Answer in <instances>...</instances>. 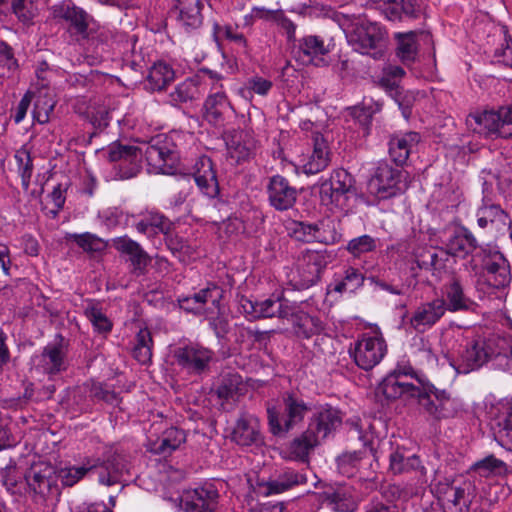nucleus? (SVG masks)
<instances>
[{
    "label": "nucleus",
    "mask_w": 512,
    "mask_h": 512,
    "mask_svg": "<svg viewBox=\"0 0 512 512\" xmlns=\"http://www.w3.org/2000/svg\"><path fill=\"white\" fill-rule=\"evenodd\" d=\"M312 404L295 391H286L280 397V409L267 407L268 425L275 436H283L298 428L311 412Z\"/></svg>",
    "instance_id": "obj_1"
},
{
    "label": "nucleus",
    "mask_w": 512,
    "mask_h": 512,
    "mask_svg": "<svg viewBox=\"0 0 512 512\" xmlns=\"http://www.w3.org/2000/svg\"><path fill=\"white\" fill-rule=\"evenodd\" d=\"M142 148L143 155L152 172L174 174L179 162V153L171 136L157 135Z\"/></svg>",
    "instance_id": "obj_2"
},
{
    "label": "nucleus",
    "mask_w": 512,
    "mask_h": 512,
    "mask_svg": "<svg viewBox=\"0 0 512 512\" xmlns=\"http://www.w3.org/2000/svg\"><path fill=\"white\" fill-rule=\"evenodd\" d=\"M492 357H496L497 359L505 358L506 366L509 368L512 364V348H510L508 353H502L501 351H496L495 340H473L469 342L461 352L456 371L458 373L467 374L482 367Z\"/></svg>",
    "instance_id": "obj_3"
},
{
    "label": "nucleus",
    "mask_w": 512,
    "mask_h": 512,
    "mask_svg": "<svg viewBox=\"0 0 512 512\" xmlns=\"http://www.w3.org/2000/svg\"><path fill=\"white\" fill-rule=\"evenodd\" d=\"M332 259V254L326 249L302 251L291 279L294 286L298 289H306L316 284Z\"/></svg>",
    "instance_id": "obj_4"
},
{
    "label": "nucleus",
    "mask_w": 512,
    "mask_h": 512,
    "mask_svg": "<svg viewBox=\"0 0 512 512\" xmlns=\"http://www.w3.org/2000/svg\"><path fill=\"white\" fill-rule=\"evenodd\" d=\"M355 180L345 169H335L330 177L320 183V200L330 209H344L355 193Z\"/></svg>",
    "instance_id": "obj_5"
},
{
    "label": "nucleus",
    "mask_w": 512,
    "mask_h": 512,
    "mask_svg": "<svg viewBox=\"0 0 512 512\" xmlns=\"http://www.w3.org/2000/svg\"><path fill=\"white\" fill-rule=\"evenodd\" d=\"M93 465L98 475V482L107 487L116 484L124 487L131 476V463L128 456L118 450H107L102 460L99 459L98 463Z\"/></svg>",
    "instance_id": "obj_6"
},
{
    "label": "nucleus",
    "mask_w": 512,
    "mask_h": 512,
    "mask_svg": "<svg viewBox=\"0 0 512 512\" xmlns=\"http://www.w3.org/2000/svg\"><path fill=\"white\" fill-rule=\"evenodd\" d=\"M418 403L429 418L437 421L456 417L463 407L458 398L451 397L446 391L436 388L428 392L421 391Z\"/></svg>",
    "instance_id": "obj_7"
},
{
    "label": "nucleus",
    "mask_w": 512,
    "mask_h": 512,
    "mask_svg": "<svg viewBox=\"0 0 512 512\" xmlns=\"http://www.w3.org/2000/svg\"><path fill=\"white\" fill-rule=\"evenodd\" d=\"M511 269L507 258L499 251H489L483 258L482 272L476 284L478 286L504 289L511 283Z\"/></svg>",
    "instance_id": "obj_8"
},
{
    "label": "nucleus",
    "mask_w": 512,
    "mask_h": 512,
    "mask_svg": "<svg viewBox=\"0 0 512 512\" xmlns=\"http://www.w3.org/2000/svg\"><path fill=\"white\" fill-rule=\"evenodd\" d=\"M179 367L191 375H200L209 369L214 352L198 343H189L174 350Z\"/></svg>",
    "instance_id": "obj_9"
},
{
    "label": "nucleus",
    "mask_w": 512,
    "mask_h": 512,
    "mask_svg": "<svg viewBox=\"0 0 512 512\" xmlns=\"http://www.w3.org/2000/svg\"><path fill=\"white\" fill-rule=\"evenodd\" d=\"M386 353V343L381 336L363 334L350 349L356 365L370 370L380 363Z\"/></svg>",
    "instance_id": "obj_10"
},
{
    "label": "nucleus",
    "mask_w": 512,
    "mask_h": 512,
    "mask_svg": "<svg viewBox=\"0 0 512 512\" xmlns=\"http://www.w3.org/2000/svg\"><path fill=\"white\" fill-rule=\"evenodd\" d=\"M402 172L386 162L378 163L368 183V189L379 199L393 197L402 191Z\"/></svg>",
    "instance_id": "obj_11"
},
{
    "label": "nucleus",
    "mask_w": 512,
    "mask_h": 512,
    "mask_svg": "<svg viewBox=\"0 0 512 512\" xmlns=\"http://www.w3.org/2000/svg\"><path fill=\"white\" fill-rule=\"evenodd\" d=\"M239 310L249 320L272 317L288 318L290 314V306L279 298L254 301L242 296L239 299Z\"/></svg>",
    "instance_id": "obj_12"
},
{
    "label": "nucleus",
    "mask_w": 512,
    "mask_h": 512,
    "mask_svg": "<svg viewBox=\"0 0 512 512\" xmlns=\"http://www.w3.org/2000/svg\"><path fill=\"white\" fill-rule=\"evenodd\" d=\"M49 13L50 19L58 23L65 22L77 32H94L98 29L93 17L71 1L53 5L49 8Z\"/></svg>",
    "instance_id": "obj_13"
},
{
    "label": "nucleus",
    "mask_w": 512,
    "mask_h": 512,
    "mask_svg": "<svg viewBox=\"0 0 512 512\" xmlns=\"http://www.w3.org/2000/svg\"><path fill=\"white\" fill-rule=\"evenodd\" d=\"M258 142L253 132L233 130L226 140L227 158L234 164L248 162L254 158Z\"/></svg>",
    "instance_id": "obj_14"
},
{
    "label": "nucleus",
    "mask_w": 512,
    "mask_h": 512,
    "mask_svg": "<svg viewBox=\"0 0 512 512\" xmlns=\"http://www.w3.org/2000/svg\"><path fill=\"white\" fill-rule=\"evenodd\" d=\"M106 153L110 162H117L120 169H127L123 173V177L129 178L134 176L139 169L143 148L114 142L108 146Z\"/></svg>",
    "instance_id": "obj_15"
},
{
    "label": "nucleus",
    "mask_w": 512,
    "mask_h": 512,
    "mask_svg": "<svg viewBox=\"0 0 512 512\" xmlns=\"http://www.w3.org/2000/svg\"><path fill=\"white\" fill-rule=\"evenodd\" d=\"M106 153L110 162H117L120 169H127L123 173V177L129 178L134 176L139 169L143 148L114 142L108 146Z\"/></svg>",
    "instance_id": "obj_16"
},
{
    "label": "nucleus",
    "mask_w": 512,
    "mask_h": 512,
    "mask_svg": "<svg viewBox=\"0 0 512 512\" xmlns=\"http://www.w3.org/2000/svg\"><path fill=\"white\" fill-rule=\"evenodd\" d=\"M266 188L268 201L276 210H288L296 203L297 189L285 177L281 175L272 176Z\"/></svg>",
    "instance_id": "obj_17"
},
{
    "label": "nucleus",
    "mask_w": 512,
    "mask_h": 512,
    "mask_svg": "<svg viewBox=\"0 0 512 512\" xmlns=\"http://www.w3.org/2000/svg\"><path fill=\"white\" fill-rule=\"evenodd\" d=\"M35 370L49 377L57 375L67 368L66 352L59 344H48L41 354L32 359Z\"/></svg>",
    "instance_id": "obj_18"
},
{
    "label": "nucleus",
    "mask_w": 512,
    "mask_h": 512,
    "mask_svg": "<svg viewBox=\"0 0 512 512\" xmlns=\"http://www.w3.org/2000/svg\"><path fill=\"white\" fill-rule=\"evenodd\" d=\"M111 245L118 253L128 257L134 274L139 276L146 272L151 257L138 242L125 235L112 239Z\"/></svg>",
    "instance_id": "obj_19"
},
{
    "label": "nucleus",
    "mask_w": 512,
    "mask_h": 512,
    "mask_svg": "<svg viewBox=\"0 0 512 512\" xmlns=\"http://www.w3.org/2000/svg\"><path fill=\"white\" fill-rule=\"evenodd\" d=\"M192 175L201 193L209 198L219 194V183L214 164L208 156H200L192 167Z\"/></svg>",
    "instance_id": "obj_20"
},
{
    "label": "nucleus",
    "mask_w": 512,
    "mask_h": 512,
    "mask_svg": "<svg viewBox=\"0 0 512 512\" xmlns=\"http://www.w3.org/2000/svg\"><path fill=\"white\" fill-rule=\"evenodd\" d=\"M319 442L314 425L309 424L305 431L285 447L282 452L283 457L291 461L308 462L310 453L318 446Z\"/></svg>",
    "instance_id": "obj_21"
},
{
    "label": "nucleus",
    "mask_w": 512,
    "mask_h": 512,
    "mask_svg": "<svg viewBox=\"0 0 512 512\" xmlns=\"http://www.w3.org/2000/svg\"><path fill=\"white\" fill-rule=\"evenodd\" d=\"M447 310L444 299H434L422 303L413 312L410 318V325L418 332H425L435 325Z\"/></svg>",
    "instance_id": "obj_22"
},
{
    "label": "nucleus",
    "mask_w": 512,
    "mask_h": 512,
    "mask_svg": "<svg viewBox=\"0 0 512 512\" xmlns=\"http://www.w3.org/2000/svg\"><path fill=\"white\" fill-rule=\"evenodd\" d=\"M305 483H307V475L303 471L286 468L275 480L267 483L258 482L254 491L259 495L268 496L285 492Z\"/></svg>",
    "instance_id": "obj_23"
},
{
    "label": "nucleus",
    "mask_w": 512,
    "mask_h": 512,
    "mask_svg": "<svg viewBox=\"0 0 512 512\" xmlns=\"http://www.w3.org/2000/svg\"><path fill=\"white\" fill-rule=\"evenodd\" d=\"M355 430L358 433L359 439L362 441L364 450L343 453L337 458L338 470L341 474L351 477L355 474L356 470L361 466L362 461L368 456L375 457L373 448V441L367 434H362L355 425Z\"/></svg>",
    "instance_id": "obj_24"
},
{
    "label": "nucleus",
    "mask_w": 512,
    "mask_h": 512,
    "mask_svg": "<svg viewBox=\"0 0 512 512\" xmlns=\"http://www.w3.org/2000/svg\"><path fill=\"white\" fill-rule=\"evenodd\" d=\"M490 414L498 419V430L495 433L497 442L505 449L512 451V404L508 399L501 400L492 407Z\"/></svg>",
    "instance_id": "obj_25"
},
{
    "label": "nucleus",
    "mask_w": 512,
    "mask_h": 512,
    "mask_svg": "<svg viewBox=\"0 0 512 512\" xmlns=\"http://www.w3.org/2000/svg\"><path fill=\"white\" fill-rule=\"evenodd\" d=\"M405 71L402 67L396 65H386L382 70V76L378 81L381 88L385 89L391 97L398 103L402 111V115L408 118L411 114L410 103L404 102L400 99L399 82L405 76Z\"/></svg>",
    "instance_id": "obj_26"
},
{
    "label": "nucleus",
    "mask_w": 512,
    "mask_h": 512,
    "mask_svg": "<svg viewBox=\"0 0 512 512\" xmlns=\"http://www.w3.org/2000/svg\"><path fill=\"white\" fill-rule=\"evenodd\" d=\"M414 259L419 269L429 271L433 276L440 278L446 269L449 255L445 249L422 247L414 252Z\"/></svg>",
    "instance_id": "obj_27"
},
{
    "label": "nucleus",
    "mask_w": 512,
    "mask_h": 512,
    "mask_svg": "<svg viewBox=\"0 0 512 512\" xmlns=\"http://www.w3.org/2000/svg\"><path fill=\"white\" fill-rule=\"evenodd\" d=\"M348 44L361 54H368L374 59L383 56L387 41L383 34H345Z\"/></svg>",
    "instance_id": "obj_28"
},
{
    "label": "nucleus",
    "mask_w": 512,
    "mask_h": 512,
    "mask_svg": "<svg viewBox=\"0 0 512 512\" xmlns=\"http://www.w3.org/2000/svg\"><path fill=\"white\" fill-rule=\"evenodd\" d=\"M232 440L240 446H252L262 443L260 424L253 415L243 414L236 422Z\"/></svg>",
    "instance_id": "obj_29"
},
{
    "label": "nucleus",
    "mask_w": 512,
    "mask_h": 512,
    "mask_svg": "<svg viewBox=\"0 0 512 512\" xmlns=\"http://www.w3.org/2000/svg\"><path fill=\"white\" fill-rule=\"evenodd\" d=\"M379 392H381L387 399H398L401 397H417L422 391L419 386H416L412 381L403 379L389 373L379 385Z\"/></svg>",
    "instance_id": "obj_30"
},
{
    "label": "nucleus",
    "mask_w": 512,
    "mask_h": 512,
    "mask_svg": "<svg viewBox=\"0 0 512 512\" xmlns=\"http://www.w3.org/2000/svg\"><path fill=\"white\" fill-rule=\"evenodd\" d=\"M29 487L41 498H57L60 495L56 479L52 476V470L46 467L44 470L32 468L26 476Z\"/></svg>",
    "instance_id": "obj_31"
},
{
    "label": "nucleus",
    "mask_w": 512,
    "mask_h": 512,
    "mask_svg": "<svg viewBox=\"0 0 512 512\" xmlns=\"http://www.w3.org/2000/svg\"><path fill=\"white\" fill-rule=\"evenodd\" d=\"M218 493L213 488H196L185 495V512H215Z\"/></svg>",
    "instance_id": "obj_32"
},
{
    "label": "nucleus",
    "mask_w": 512,
    "mask_h": 512,
    "mask_svg": "<svg viewBox=\"0 0 512 512\" xmlns=\"http://www.w3.org/2000/svg\"><path fill=\"white\" fill-rule=\"evenodd\" d=\"M466 123L469 129L477 134L486 137L495 134L500 137V109L471 113L467 117Z\"/></svg>",
    "instance_id": "obj_33"
},
{
    "label": "nucleus",
    "mask_w": 512,
    "mask_h": 512,
    "mask_svg": "<svg viewBox=\"0 0 512 512\" xmlns=\"http://www.w3.org/2000/svg\"><path fill=\"white\" fill-rule=\"evenodd\" d=\"M217 89V87H214ZM230 102L223 91L216 90L211 93L204 103L203 117L210 124L219 126L224 122L225 115L231 109Z\"/></svg>",
    "instance_id": "obj_34"
},
{
    "label": "nucleus",
    "mask_w": 512,
    "mask_h": 512,
    "mask_svg": "<svg viewBox=\"0 0 512 512\" xmlns=\"http://www.w3.org/2000/svg\"><path fill=\"white\" fill-rule=\"evenodd\" d=\"M221 290L217 286L207 287L193 295L179 298L180 308L194 314H200L204 311V305L211 302L214 306L219 305Z\"/></svg>",
    "instance_id": "obj_35"
},
{
    "label": "nucleus",
    "mask_w": 512,
    "mask_h": 512,
    "mask_svg": "<svg viewBox=\"0 0 512 512\" xmlns=\"http://www.w3.org/2000/svg\"><path fill=\"white\" fill-rule=\"evenodd\" d=\"M287 319L291 321L293 331L299 338L308 339L315 334H319L324 329V324L318 317L311 316L304 311H295L291 307Z\"/></svg>",
    "instance_id": "obj_36"
},
{
    "label": "nucleus",
    "mask_w": 512,
    "mask_h": 512,
    "mask_svg": "<svg viewBox=\"0 0 512 512\" xmlns=\"http://www.w3.org/2000/svg\"><path fill=\"white\" fill-rule=\"evenodd\" d=\"M420 142L417 132H407L391 137L389 141V154L396 164H404L412 150Z\"/></svg>",
    "instance_id": "obj_37"
},
{
    "label": "nucleus",
    "mask_w": 512,
    "mask_h": 512,
    "mask_svg": "<svg viewBox=\"0 0 512 512\" xmlns=\"http://www.w3.org/2000/svg\"><path fill=\"white\" fill-rule=\"evenodd\" d=\"M390 469L394 473L415 471L418 474V481L426 483V468L421 464L417 455H405V450L396 449L390 454Z\"/></svg>",
    "instance_id": "obj_38"
},
{
    "label": "nucleus",
    "mask_w": 512,
    "mask_h": 512,
    "mask_svg": "<svg viewBox=\"0 0 512 512\" xmlns=\"http://www.w3.org/2000/svg\"><path fill=\"white\" fill-rule=\"evenodd\" d=\"M313 151L307 162L303 165V172L307 175L323 171L330 162V153L324 137L315 133L313 136Z\"/></svg>",
    "instance_id": "obj_39"
},
{
    "label": "nucleus",
    "mask_w": 512,
    "mask_h": 512,
    "mask_svg": "<svg viewBox=\"0 0 512 512\" xmlns=\"http://www.w3.org/2000/svg\"><path fill=\"white\" fill-rule=\"evenodd\" d=\"M10 11L24 26L34 24L38 16V7L35 0H0V13Z\"/></svg>",
    "instance_id": "obj_40"
},
{
    "label": "nucleus",
    "mask_w": 512,
    "mask_h": 512,
    "mask_svg": "<svg viewBox=\"0 0 512 512\" xmlns=\"http://www.w3.org/2000/svg\"><path fill=\"white\" fill-rule=\"evenodd\" d=\"M446 246L449 256L463 258L478 247V241L470 230L461 227L449 238Z\"/></svg>",
    "instance_id": "obj_41"
},
{
    "label": "nucleus",
    "mask_w": 512,
    "mask_h": 512,
    "mask_svg": "<svg viewBox=\"0 0 512 512\" xmlns=\"http://www.w3.org/2000/svg\"><path fill=\"white\" fill-rule=\"evenodd\" d=\"M341 423L342 417L340 412L337 409L326 405L320 408L309 424L314 425V429L318 435V439L320 440V438L327 437L328 434L338 428Z\"/></svg>",
    "instance_id": "obj_42"
},
{
    "label": "nucleus",
    "mask_w": 512,
    "mask_h": 512,
    "mask_svg": "<svg viewBox=\"0 0 512 512\" xmlns=\"http://www.w3.org/2000/svg\"><path fill=\"white\" fill-rule=\"evenodd\" d=\"M364 274L354 267H348L343 275L336 276L329 285V290L336 293H354L364 284Z\"/></svg>",
    "instance_id": "obj_43"
},
{
    "label": "nucleus",
    "mask_w": 512,
    "mask_h": 512,
    "mask_svg": "<svg viewBox=\"0 0 512 512\" xmlns=\"http://www.w3.org/2000/svg\"><path fill=\"white\" fill-rule=\"evenodd\" d=\"M180 29L195 30L201 24V0H177Z\"/></svg>",
    "instance_id": "obj_44"
},
{
    "label": "nucleus",
    "mask_w": 512,
    "mask_h": 512,
    "mask_svg": "<svg viewBox=\"0 0 512 512\" xmlns=\"http://www.w3.org/2000/svg\"><path fill=\"white\" fill-rule=\"evenodd\" d=\"M325 501L332 510L337 512H353L357 507L356 497L351 488L346 486L325 492Z\"/></svg>",
    "instance_id": "obj_45"
},
{
    "label": "nucleus",
    "mask_w": 512,
    "mask_h": 512,
    "mask_svg": "<svg viewBox=\"0 0 512 512\" xmlns=\"http://www.w3.org/2000/svg\"><path fill=\"white\" fill-rule=\"evenodd\" d=\"M171 222L162 214L150 212L143 215L142 218L135 223V228L139 233L151 236L157 233L167 235L171 230Z\"/></svg>",
    "instance_id": "obj_46"
},
{
    "label": "nucleus",
    "mask_w": 512,
    "mask_h": 512,
    "mask_svg": "<svg viewBox=\"0 0 512 512\" xmlns=\"http://www.w3.org/2000/svg\"><path fill=\"white\" fill-rule=\"evenodd\" d=\"M186 440L184 431L171 427L165 430L157 441L151 446V451L155 454L168 455L180 447Z\"/></svg>",
    "instance_id": "obj_47"
},
{
    "label": "nucleus",
    "mask_w": 512,
    "mask_h": 512,
    "mask_svg": "<svg viewBox=\"0 0 512 512\" xmlns=\"http://www.w3.org/2000/svg\"><path fill=\"white\" fill-rule=\"evenodd\" d=\"M476 216L477 224L482 229L487 228L489 224H494L495 222L505 224L508 218L507 213L500 205L486 200V197H483L482 205L477 209Z\"/></svg>",
    "instance_id": "obj_48"
},
{
    "label": "nucleus",
    "mask_w": 512,
    "mask_h": 512,
    "mask_svg": "<svg viewBox=\"0 0 512 512\" xmlns=\"http://www.w3.org/2000/svg\"><path fill=\"white\" fill-rule=\"evenodd\" d=\"M419 45L415 34H397L396 56L404 65H411L417 59Z\"/></svg>",
    "instance_id": "obj_49"
},
{
    "label": "nucleus",
    "mask_w": 512,
    "mask_h": 512,
    "mask_svg": "<svg viewBox=\"0 0 512 512\" xmlns=\"http://www.w3.org/2000/svg\"><path fill=\"white\" fill-rule=\"evenodd\" d=\"M174 77L175 72L172 67L159 61L150 68L147 81L152 90H162L174 80Z\"/></svg>",
    "instance_id": "obj_50"
},
{
    "label": "nucleus",
    "mask_w": 512,
    "mask_h": 512,
    "mask_svg": "<svg viewBox=\"0 0 512 512\" xmlns=\"http://www.w3.org/2000/svg\"><path fill=\"white\" fill-rule=\"evenodd\" d=\"M251 17L255 20H265L275 23L279 29L285 30L286 32H294L296 29L294 23L280 10H268L255 7L252 9Z\"/></svg>",
    "instance_id": "obj_51"
},
{
    "label": "nucleus",
    "mask_w": 512,
    "mask_h": 512,
    "mask_svg": "<svg viewBox=\"0 0 512 512\" xmlns=\"http://www.w3.org/2000/svg\"><path fill=\"white\" fill-rule=\"evenodd\" d=\"M153 340L147 328L140 329L135 337L133 357L141 364H147L152 358Z\"/></svg>",
    "instance_id": "obj_52"
},
{
    "label": "nucleus",
    "mask_w": 512,
    "mask_h": 512,
    "mask_svg": "<svg viewBox=\"0 0 512 512\" xmlns=\"http://www.w3.org/2000/svg\"><path fill=\"white\" fill-rule=\"evenodd\" d=\"M445 295L448 301L446 307L450 311H459L468 308V298L464 295L463 287L457 279H453L445 286Z\"/></svg>",
    "instance_id": "obj_53"
},
{
    "label": "nucleus",
    "mask_w": 512,
    "mask_h": 512,
    "mask_svg": "<svg viewBox=\"0 0 512 512\" xmlns=\"http://www.w3.org/2000/svg\"><path fill=\"white\" fill-rule=\"evenodd\" d=\"M439 498L452 505L456 510L462 511V508L468 509L469 505L465 501V490L461 487H455L450 484H439L436 487Z\"/></svg>",
    "instance_id": "obj_54"
},
{
    "label": "nucleus",
    "mask_w": 512,
    "mask_h": 512,
    "mask_svg": "<svg viewBox=\"0 0 512 512\" xmlns=\"http://www.w3.org/2000/svg\"><path fill=\"white\" fill-rule=\"evenodd\" d=\"M95 465L90 462L81 466H67L57 471L56 478L61 481L63 486L72 487L83 479L86 474L93 469Z\"/></svg>",
    "instance_id": "obj_55"
},
{
    "label": "nucleus",
    "mask_w": 512,
    "mask_h": 512,
    "mask_svg": "<svg viewBox=\"0 0 512 512\" xmlns=\"http://www.w3.org/2000/svg\"><path fill=\"white\" fill-rule=\"evenodd\" d=\"M242 378L238 374L229 373L225 375L217 388V395L221 399L229 400L235 397L242 390Z\"/></svg>",
    "instance_id": "obj_56"
},
{
    "label": "nucleus",
    "mask_w": 512,
    "mask_h": 512,
    "mask_svg": "<svg viewBox=\"0 0 512 512\" xmlns=\"http://www.w3.org/2000/svg\"><path fill=\"white\" fill-rule=\"evenodd\" d=\"M85 316L99 333H108L112 329V322L94 303H89L84 310Z\"/></svg>",
    "instance_id": "obj_57"
},
{
    "label": "nucleus",
    "mask_w": 512,
    "mask_h": 512,
    "mask_svg": "<svg viewBox=\"0 0 512 512\" xmlns=\"http://www.w3.org/2000/svg\"><path fill=\"white\" fill-rule=\"evenodd\" d=\"M67 239L76 243L84 252L87 253L98 252L105 247L101 238L89 232L69 234Z\"/></svg>",
    "instance_id": "obj_58"
},
{
    "label": "nucleus",
    "mask_w": 512,
    "mask_h": 512,
    "mask_svg": "<svg viewBox=\"0 0 512 512\" xmlns=\"http://www.w3.org/2000/svg\"><path fill=\"white\" fill-rule=\"evenodd\" d=\"M315 242L334 244L340 239L335 223L331 220H322L314 223Z\"/></svg>",
    "instance_id": "obj_59"
},
{
    "label": "nucleus",
    "mask_w": 512,
    "mask_h": 512,
    "mask_svg": "<svg viewBox=\"0 0 512 512\" xmlns=\"http://www.w3.org/2000/svg\"><path fill=\"white\" fill-rule=\"evenodd\" d=\"M200 91L195 79H187L184 82L178 84L171 93L172 101L176 103H184L198 98Z\"/></svg>",
    "instance_id": "obj_60"
},
{
    "label": "nucleus",
    "mask_w": 512,
    "mask_h": 512,
    "mask_svg": "<svg viewBox=\"0 0 512 512\" xmlns=\"http://www.w3.org/2000/svg\"><path fill=\"white\" fill-rule=\"evenodd\" d=\"M300 49L307 56H318L328 53L330 44L326 43L321 36L312 34L302 39Z\"/></svg>",
    "instance_id": "obj_61"
},
{
    "label": "nucleus",
    "mask_w": 512,
    "mask_h": 512,
    "mask_svg": "<svg viewBox=\"0 0 512 512\" xmlns=\"http://www.w3.org/2000/svg\"><path fill=\"white\" fill-rule=\"evenodd\" d=\"M14 159L17 164L18 172L21 176L22 186L25 190L29 188L33 172V165L30 153L26 149L16 151Z\"/></svg>",
    "instance_id": "obj_62"
},
{
    "label": "nucleus",
    "mask_w": 512,
    "mask_h": 512,
    "mask_svg": "<svg viewBox=\"0 0 512 512\" xmlns=\"http://www.w3.org/2000/svg\"><path fill=\"white\" fill-rule=\"evenodd\" d=\"M375 248V240L369 235H362L354 238L349 241L347 246L348 251L355 256L373 251Z\"/></svg>",
    "instance_id": "obj_63"
},
{
    "label": "nucleus",
    "mask_w": 512,
    "mask_h": 512,
    "mask_svg": "<svg viewBox=\"0 0 512 512\" xmlns=\"http://www.w3.org/2000/svg\"><path fill=\"white\" fill-rule=\"evenodd\" d=\"M495 56L504 65L512 67V37L510 34H504L503 42L495 50Z\"/></svg>",
    "instance_id": "obj_64"
}]
</instances>
